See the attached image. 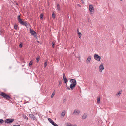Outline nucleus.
I'll return each instance as SVG.
<instances>
[{
    "label": "nucleus",
    "mask_w": 126,
    "mask_h": 126,
    "mask_svg": "<svg viewBox=\"0 0 126 126\" xmlns=\"http://www.w3.org/2000/svg\"><path fill=\"white\" fill-rule=\"evenodd\" d=\"M20 16L19 15L17 17V19L18 21L19 22L21 25H24L26 26H27L28 24L27 22L26 21H24L20 18Z\"/></svg>",
    "instance_id": "nucleus-1"
},
{
    "label": "nucleus",
    "mask_w": 126,
    "mask_h": 126,
    "mask_svg": "<svg viewBox=\"0 0 126 126\" xmlns=\"http://www.w3.org/2000/svg\"><path fill=\"white\" fill-rule=\"evenodd\" d=\"M89 8L90 13L92 15L94 11L93 6L92 5H89Z\"/></svg>",
    "instance_id": "nucleus-2"
},
{
    "label": "nucleus",
    "mask_w": 126,
    "mask_h": 126,
    "mask_svg": "<svg viewBox=\"0 0 126 126\" xmlns=\"http://www.w3.org/2000/svg\"><path fill=\"white\" fill-rule=\"evenodd\" d=\"M1 95L5 98L9 99L10 98V96L8 95L3 92L1 93Z\"/></svg>",
    "instance_id": "nucleus-3"
},
{
    "label": "nucleus",
    "mask_w": 126,
    "mask_h": 126,
    "mask_svg": "<svg viewBox=\"0 0 126 126\" xmlns=\"http://www.w3.org/2000/svg\"><path fill=\"white\" fill-rule=\"evenodd\" d=\"M80 112V111L79 110L77 109H76L73 113L72 114L75 115H79Z\"/></svg>",
    "instance_id": "nucleus-4"
},
{
    "label": "nucleus",
    "mask_w": 126,
    "mask_h": 126,
    "mask_svg": "<svg viewBox=\"0 0 126 126\" xmlns=\"http://www.w3.org/2000/svg\"><path fill=\"white\" fill-rule=\"evenodd\" d=\"M14 120V119H13L9 118L6 119L5 121V122L6 123H10L13 122Z\"/></svg>",
    "instance_id": "nucleus-5"
},
{
    "label": "nucleus",
    "mask_w": 126,
    "mask_h": 126,
    "mask_svg": "<svg viewBox=\"0 0 126 126\" xmlns=\"http://www.w3.org/2000/svg\"><path fill=\"white\" fill-rule=\"evenodd\" d=\"M30 33L33 36L35 37H37V36L36 35V33L33 30L30 29Z\"/></svg>",
    "instance_id": "nucleus-6"
},
{
    "label": "nucleus",
    "mask_w": 126,
    "mask_h": 126,
    "mask_svg": "<svg viewBox=\"0 0 126 126\" xmlns=\"http://www.w3.org/2000/svg\"><path fill=\"white\" fill-rule=\"evenodd\" d=\"M94 59L98 61H100L101 59V57L98 54H95L94 55Z\"/></svg>",
    "instance_id": "nucleus-7"
},
{
    "label": "nucleus",
    "mask_w": 126,
    "mask_h": 126,
    "mask_svg": "<svg viewBox=\"0 0 126 126\" xmlns=\"http://www.w3.org/2000/svg\"><path fill=\"white\" fill-rule=\"evenodd\" d=\"M48 120L49 122L54 126H59L55 123L50 118H48Z\"/></svg>",
    "instance_id": "nucleus-8"
},
{
    "label": "nucleus",
    "mask_w": 126,
    "mask_h": 126,
    "mask_svg": "<svg viewBox=\"0 0 126 126\" xmlns=\"http://www.w3.org/2000/svg\"><path fill=\"white\" fill-rule=\"evenodd\" d=\"M99 69L100 72H101L102 70L104 69L103 64L101 63L99 67Z\"/></svg>",
    "instance_id": "nucleus-9"
},
{
    "label": "nucleus",
    "mask_w": 126,
    "mask_h": 126,
    "mask_svg": "<svg viewBox=\"0 0 126 126\" xmlns=\"http://www.w3.org/2000/svg\"><path fill=\"white\" fill-rule=\"evenodd\" d=\"M29 115L30 117L32 119L34 120H35V121H37V119L36 118L34 115L32 114H30Z\"/></svg>",
    "instance_id": "nucleus-10"
},
{
    "label": "nucleus",
    "mask_w": 126,
    "mask_h": 126,
    "mask_svg": "<svg viewBox=\"0 0 126 126\" xmlns=\"http://www.w3.org/2000/svg\"><path fill=\"white\" fill-rule=\"evenodd\" d=\"M70 82L71 83V84H74L76 85V81L75 80L73 79H72L70 81Z\"/></svg>",
    "instance_id": "nucleus-11"
},
{
    "label": "nucleus",
    "mask_w": 126,
    "mask_h": 126,
    "mask_svg": "<svg viewBox=\"0 0 126 126\" xmlns=\"http://www.w3.org/2000/svg\"><path fill=\"white\" fill-rule=\"evenodd\" d=\"M63 81L64 83H67V79L65 77V74L63 73Z\"/></svg>",
    "instance_id": "nucleus-12"
},
{
    "label": "nucleus",
    "mask_w": 126,
    "mask_h": 126,
    "mask_svg": "<svg viewBox=\"0 0 126 126\" xmlns=\"http://www.w3.org/2000/svg\"><path fill=\"white\" fill-rule=\"evenodd\" d=\"M91 57L90 56H89L87 58L86 61V62L88 64L90 63V62L91 60Z\"/></svg>",
    "instance_id": "nucleus-13"
},
{
    "label": "nucleus",
    "mask_w": 126,
    "mask_h": 126,
    "mask_svg": "<svg viewBox=\"0 0 126 126\" xmlns=\"http://www.w3.org/2000/svg\"><path fill=\"white\" fill-rule=\"evenodd\" d=\"M87 114L86 113H85L83 114L82 116V118L84 119H85L87 117Z\"/></svg>",
    "instance_id": "nucleus-14"
},
{
    "label": "nucleus",
    "mask_w": 126,
    "mask_h": 126,
    "mask_svg": "<svg viewBox=\"0 0 126 126\" xmlns=\"http://www.w3.org/2000/svg\"><path fill=\"white\" fill-rule=\"evenodd\" d=\"M76 85H75L74 84H70V87L71 90H73L74 87H75Z\"/></svg>",
    "instance_id": "nucleus-15"
},
{
    "label": "nucleus",
    "mask_w": 126,
    "mask_h": 126,
    "mask_svg": "<svg viewBox=\"0 0 126 126\" xmlns=\"http://www.w3.org/2000/svg\"><path fill=\"white\" fill-rule=\"evenodd\" d=\"M121 91H119L118 93H117V94H116V95L117 96L119 97L120 95L121 94Z\"/></svg>",
    "instance_id": "nucleus-16"
},
{
    "label": "nucleus",
    "mask_w": 126,
    "mask_h": 126,
    "mask_svg": "<svg viewBox=\"0 0 126 126\" xmlns=\"http://www.w3.org/2000/svg\"><path fill=\"white\" fill-rule=\"evenodd\" d=\"M65 114V112L64 110L63 111L62 113H61V116L63 117Z\"/></svg>",
    "instance_id": "nucleus-17"
},
{
    "label": "nucleus",
    "mask_w": 126,
    "mask_h": 126,
    "mask_svg": "<svg viewBox=\"0 0 126 126\" xmlns=\"http://www.w3.org/2000/svg\"><path fill=\"white\" fill-rule=\"evenodd\" d=\"M100 96L97 99V102L98 104H99L100 103Z\"/></svg>",
    "instance_id": "nucleus-18"
},
{
    "label": "nucleus",
    "mask_w": 126,
    "mask_h": 126,
    "mask_svg": "<svg viewBox=\"0 0 126 126\" xmlns=\"http://www.w3.org/2000/svg\"><path fill=\"white\" fill-rule=\"evenodd\" d=\"M57 10L59 11L60 10V6L59 4H58L57 6Z\"/></svg>",
    "instance_id": "nucleus-19"
},
{
    "label": "nucleus",
    "mask_w": 126,
    "mask_h": 126,
    "mask_svg": "<svg viewBox=\"0 0 126 126\" xmlns=\"http://www.w3.org/2000/svg\"><path fill=\"white\" fill-rule=\"evenodd\" d=\"M78 34L79 36V37L80 38L81 37V36L82 34L81 33L79 32V33H78Z\"/></svg>",
    "instance_id": "nucleus-20"
},
{
    "label": "nucleus",
    "mask_w": 126,
    "mask_h": 126,
    "mask_svg": "<svg viewBox=\"0 0 126 126\" xmlns=\"http://www.w3.org/2000/svg\"><path fill=\"white\" fill-rule=\"evenodd\" d=\"M4 122V121L2 119H0V124H2Z\"/></svg>",
    "instance_id": "nucleus-21"
},
{
    "label": "nucleus",
    "mask_w": 126,
    "mask_h": 126,
    "mask_svg": "<svg viewBox=\"0 0 126 126\" xmlns=\"http://www.w3.org/2000/svg\"><path fill=\"white\" fill-rule=\"evenodd\" d=\"M55 15L53 13L52 14V16L53 18L54 19L55 18Z\"/></svg>",
    "instance_id": "nucleus-22"
},
{
    "label": "nucleus",
    "mask_w": 126,
    "mask_h": 126,
    "mask_svg": "<svg viewBox=\"0 0 126 126\" xmlns=\"http://www.w3.org/2000/svg\"><path fill=\"white\" fill-rule=\"evenodd\" d=\"M47 64V62L46 61L45 62L44 64V66L45 67H46Z\"/></svg>",
    "instance_id": "nucleus-23"
},
{
    "label": "nucleus",
    "mask_w": 126,
    "mask_h": 126,
    "mask_svg": "<svg viewBox=\"0 0 126 126\" xmlns=\"http://www.w3.org/2000/svg\"><path fill=\"white\" fill-rule=\"evenodd\" d=\"M55 93H54V92L52 94L51 97V98H52L53 97L54 95H55Z\"/></svg>",
    "instance_id": "nucleus-24"
},
{
    "label": "nucleus",
    "mask_w": 126,
    "mask_h": 126,
    "mask_svg": "<svg viewBox=\"0 0 126 126\" xmlns=\"http://www.w3.org/2000/svg\"><path fill=\"white\" fill-rule=\"evenodd\" d=\"M17 25L16 24H15V25H14V28L16 30L17 29Z\"/></svg>",
    "instance_id": "nucleus-25"
},
{
    "label": "nucleus",
    "mask_w": 126,
    "mask_h": 126,
    "mask_svg": "<svg viewBox=\"0 0 126 126\" xmlns=\"http://www.w3.org/2000/svg\"><path fill=\"white\" fill-rule=\"evenodd\" d=\"M40 19H41L43 18V15L42 14H40Z\"/></svg>",
    "instance_id": "nucleus-26"
},
{
    "label": "nucleus",
    "mask_w": 126,
    "mask_h": 126,
    "mask_svg": "<svg viewBox=\"0 0 126 126\" xmlns=\"http://www.w3.org/2000/svg\"><path fill=\"white\" fill-rule=\"evenodd\" d=\"M32 61H31L29 63V65L30 67H31L32 66Z\"/></svg>",
    "instance_id": "nucleus-27"
},
{
    "label": "nucleus",
    "mask_w": 126,
    "mask_h": 126,
    "mask_svg": "<svg viewBox=\"0 0 126 126\" xmlns=\"http://www.w3.org/2000/svg\"><path fill=\"white\" fill-rule=\"evenodd\" d=\"M22 43L20 44H19V47L20 48H22Z\"/></svg>",
    "instance_id": "nucleus-28"
},
{
    "label": "nucleus",
    "mask_w": 126,
    "mask_h": 126,
    "mask_svg": "<svg viewBox=\"0 0 126 126\" xmlns=\"http://www.w3.org/2000/svg\"><path fill=\"white\" fill-rule=\"evenodd\" d=\"M67 126H74V125H72V124H68L67 125Z\"/></svg>",
    "instance_id": "nucleus-29"
},
{
    "label": "nucleus",
    "mask_w": 126,
    "mask_h": 126,
    "mask_svg": "<svg viewBox=\"0 0 126 126\" xmlns=\"http://www.w3.org/2000/svg\"><path fill=\"white\" fill-rule=\"evenodd\" d=\"M36 60H37V62H38L39 60V58L37 57L36 58Z\"/></svg>",
    "instance_id": "nucleus-30"
},
{
    "label": "nucleus",
    "mask_w": 126,
    "mask_h": 126,
    "mask_svg": "<svg viewBox=\"0 0 126 126\" xmlns=\"http://www.w3.org/2000/svg\"><path fill=\"white\" fill-rule=\"evenodd\" d=\"M24 118L26 119V120H28V117H26V116H25V117Z\"/></svg>",
    "instance_id": "nucleus-31"
},
{
    "label": "nucleus",
    "mask_w": 126,
    "mask_h": 126,
    "mask_svg": "<svg viewBox=\"0 0 126 126\" xmlns=\"http://www.w3.org/2000/svg\"><path fill=\"white\" fill-rule=\"evenodd\" d=\"M52 47L53 48H54V43H53V44L52 45Z\"/></svg>",
    "instance_id": "nucleus-32"
},
{
    "label": "nucleus",
    "mask_w": 126,
    "mask_h": 126,
    "mask_svg": "<svg viewBox=\"0 0 126 126\" xmlns=\"http://www.w3.org/2000/svg\"><path fill=\"white\" fill-rule=\"evenodd\" d=\"M66 101V99H64L63 100V102H65Z\"/></svg>",
    "instance_id": "nucleus-33"
},
{
    "label": "nucleus",
    "mask_w": 126,
    "mask_h": 126,
    "mask_svg": "<svg viewBox=\"0 0 126 126\" xmlns=\"http://www.w3.org/2000/svg\"><path fill=\"white\" fill-rule=\"evenodd\" d=\"M20 126L19 125H14L13 126Z\"/></svg>",
    "instance_id": "nucleus-34"
},
{
    "label": "nucleus",
    "mask_w": 126,
    "mask_h": 126,
    "mask_svg": "<svg viewBox=\"0 0 126 126\" xmlns=\"http://www.w3.org/2000/svg\"><path fill=\"white\" fill-rule=\"evenodd\" d=\"M67 88L68 89V90H70V88H69V87H67Z\"/></svg>",
    "instance_id": "nucleus-35"
},
{
    "label": "nucleus",
    "mask_w": 126,
    "mask_h": 126,
    "mask_svg": "<svg viewBox=\"0 0 126 126\" xmlns=\"http://www.w3.org/2000/svg\"><path fill=\"white\" fill-rule=\"evenodd\" d=\"M78 6H80L79 5V4H78Z\"/></svg>",
    "instance_id": "nucleus-36"
},
{
    "label": "nucleus",
    "mask_w": 126,
    "mask_h": 126,
    "mask_svg": "<svg viewBox=\"0 0 126 126\" xmlns=\"http://www.w3.org/2000/svg\"><path fill=\"white\" fill-rule=\"evenodd\" d=\"M74 126H76V125H74Z\"/></svg>",
    "instance_id": "nucleus-37"
},
{
    "label": "nucleus",
    "mask_w": 126,
    "mask_h": 126,
    "mask_svg": "<svg viewBox=\"0 0 126 126\" xmlns=\"http://www.w3.org/2000/svg\"><path fill=\"white\" fill-rule=\"evenodd\" d=\"M49 112L50 113H51V112H50V111H49Z\"/></svg>",
    "instance_id": "nucleus-38"
},
{
    "label": "nucleus",
    "mask_w": 126,
    "mask_h": 126,
    "mask_svg": "<svg viewBox=\"0 0 126 126\" xmlns=\"http://www.w3.org/2000/svg\"><path fill=\"white\" fill-rule=\"evenodd\" d=\"M77 31H78V32H79V31H78V30H77Z\"/></svg>",
    "instance_id": "nucleus-39"
},
{
    "label": "nucleus",
    "mask_w": 126,
    "mask_h": 126,
    "mask_svg": "<svg viewBox=\"0 0 126 126\" xmlns=\"http://www.w3.org/2000/svg\"><path fill=\"white\" fill-rule=\"evenodd\" d=\"M121 0V1H122V0Z\"/></svg>",
    "instance_id": "nucleus-40"
}]
</instances>
